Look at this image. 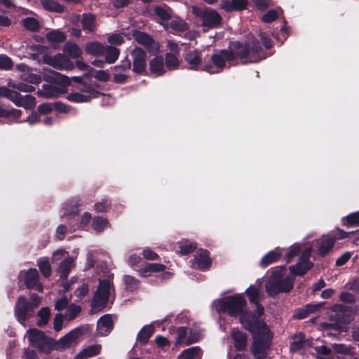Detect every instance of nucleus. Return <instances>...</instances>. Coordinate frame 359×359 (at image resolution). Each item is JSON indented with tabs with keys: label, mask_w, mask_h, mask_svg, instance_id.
<instances>
[{
	"label": "nucleus",
	"mask_w": 359,
	"mask_h": 359,
	"mask_svg": "<svg viewBox=\"0 0 359 359\" xmlns=\"http://www.w3.org/2000/svg\"><path fill=\"white\" fill-rule=\"evenodd\" d=\"M229 48L231 50L222 49L219 53L211 56L212 65H214L219 72L225 68L226 62H231L239 59L243 64L258 63L269 56L254 36L245 43L239 41H231Z\"/></svg>",
	"instance_id": "1"
},
{
	"label": "nucleus",
	"mask_w": 359,
	"mask_h": 359,
	"mask_svg": "<svg viewBox=\"0 0 359 359\" xmlns=\"http://www.w3.org/2000/svg\"><path fill=\"white\" fill-rule=\"evenodd\" d=\"M262 316L244 310L239 316L242 326L252 334L250 352L255 359H266L273 344V334L266 323L259 320Z\"/></svg>",
	"instance_id": "2"
},
{
	"label": "nucleus",
	"mask_w": 359,
	"mask_h": 359,
	"mask_svg": "<svg viewBox=\"0 0 359 359\" xmlns=\"http://www.w3.org/2000/svg\"><path fill=\"white\" fill-rule=\"evenodd\" d=\"M294 286V280L290 276L283 277L280 271H273L265 284V290L271 297H276L279 293H288Z\"/></svg>",
	"instance_id": "3"
},
{
	"label": "nucleus",
	"mask_w": 359,
	"mask_h": 359,
	"mask_svg": "<svg viewBox=\"0 0 359 359\" xmlns=\"http://www.w3.org/2000/svg\"><path fill=\"white\" fill-rule=\"evenodd\" d=\"M29 344L40 353L49 354L55 350V340L36 328L27 331Z\"/></svg>",
	"instance_id": "4"
},
{
	"label": "nucleus",
	"mask_w": 359,
	"mask_h": 359,
	"mask_svg": "<svg viewBox=\"0 0 359 359\" xmlns=\"http://www.w3.org/2000/svg\"><path fill=\"white\" fill-rule=\"evenodd\" d=\"M247 302L241 294H236L224 298L219 305V311L231 317H238L244 311Z\"/></svg>",
	"instance_id": "5"
},
{
	"label": "nucleus",
	"mask_w": 359,
	"mask_h": 359,
	"mask_svg": "<svg viewBox=\"0 0 359 359\" xmlns=\"http://www.w3.org/2000/svg\"><path fill=\"white\" fill-rule=\"evenodd\" d=\"M193 13L202 21V26L208 29L217 28L222 23L221 15L213 9L208 7L193 6Z\"/></svg>",
	"instance_id": "6"
},
{
	"label": "nucleus",
	"mask_w": 359,
	"mask_h": 359,
	"mask_svg": "<svg viewBox=\"0 0 359 359\" xmlns=\"http://www.w3.org/2000/svg\"><path fill=\"white\" fill-rule=\"evenodd\" d=\"M88 325L77 327L62 337L58 341L55 340V350L62 351L76 345L78 340L88 331Z\"/></svg>",
	"instance_id": "7"
},
{
	"label": "nucleus",
	"mask_w": 359,
	"mask_h": 359,
	"mask_svg": "<svg viewBox=\"0 0 359 359\" xmlns=\"http://www.w3.org/2000/svg\"><path fill=\"white\" fill-rule=\"evenodd\" d=\"M184 60L189 65V69L194 71H205L209 74H215L217 72L213 70V65L210 62L202 66L201 53L197 50L189 51L184 55Z\"/></svg>",
	"instance_id": "8"
},
{
	"label": "nucleus",
	"mask_w": 359,
	"mask_h": 359,
	"mask_svg": "<svg viewBox=\"0 0 359 359\" xmlns=\"http://www.w3.org/2000/svg\"><path fill=\"white\" fill-rule=\"evenodd\" d=\"M132 71L137 74H144L147 69V53L140 47H135L130 51Z\"/></svg>",
	"instance_id": "9"
},
{
	"label": "nucleus",
	"mask_w": 359,
	"mask_h": 359,
	"mask_svg": "<svg viewBox=\"0 0 359 359\" xmlns=\"http://www.w3.org/2000/svg\"><path fill=\"white\" fill-rule=\"evenodd\" d=\"M33 311V306L26 297L20 296L18 298L15 306V315L19 323H25L30 318Z\"/></svg>",
	"instance_id": "10"
},
{
	"label": "nucleus",
	"mask_w": 359,
	"mask_h": 359,
	"mask_svg": "<svg viewBox=\"0 0 359 359\" xmlns=\"http://www.w3.org/2000/svg\"><path fill=\"white\" fill-rule=\"evenodd\" d=\"M310 252L304 251L299 256L298 262L294 265L290 266V273L292 276H304L313 266V264L310 261Z\"/></svg>",
	"instance_id": "11"
},
{
	"label": "nucleus",
	"mask_w": 359,
	"mask_h": 359,
	"mask_svg": "<svg viewBox=\"0 0 359 359\" xmlns=\"http://www.w3.org/2000/svg\"><path fill=\"white\" fill-rule=\"evenodd\" d=\"M133 39L140 45L143 46L148 52L156 54L159 50L158 44L155 43L154 39L147 33L134 30L133 32Z\"/></svg>",
	"instance_id": "12"
},
{
	"label": "nucleus",
	"mask_w": 359,
	"mask_h": 359,
	"mask_svg": "<svg viewBox=\"0 0 359 359\" xmlns=\"http://www.w3.org/2000/svg\"><path fill=\"white\" fill-rule=\"evenodd\" d=\"M39 273L36 269H28L24 276V283L27 289H35L39 292H43V287L39 282Z\"/></svg>",
	"instance_id": "13"
},
{
	"label": "nucleus",
	"mask_w": 359,
	"mask_h": 359,
	"mask_svg": "<svg viewBox=\"0 0 359 359\" xmlns=\"http://www.w3.org/2000/svg\"><path fill=\"white\" fill-rule=\"evenodd\" d=\"M194 264H196V268L201 271L208 270L212 266L210 252L205 249H199L197 250L194 256Z\"/></svg>",
	"instance_id": "14"
},
{
	"label": "nucleus",
	"mask_w": 359,
	"mask_h": 359,
	"mask_svg": "<svg viewBox=\"0 0 359 359\" xmlns=\"http://www.w3.org/2000/svg\"><path fill=\"white\" fill-rule=\"evenodd\" d=\"M322 307L321 304H307L302 308L297 309L292 316L294 320H302L306 318L311 313L318 312Z\"/></svg>",
	"instance_id": "15"
},
{
	"label": "nucleus",
	"mask_w": 359,
	"mask_h": 359,
	"mask_svg": "<svg viewBox=\"0 0 359 359\" xmlns=\"http://www.w3.org/2000/svg\"><path fill=\"white\" fill-rule=\"evenodd\" d=\"M248 6V0H222L220 8L227 13L233 11H242L247 9Z\"/></svg>",
	"instance_id": "16"
},
{
	"label": "nucleus",
	"mask_w": 359,
	"mask_h": 359,
	"mask_svg": "<svg viewBox=\"0 0 359 359\" xmlns=\"http://www.w3.org/2000/svg\"><path fill=\"white\" fill-rule=\"evenodd\" d=\"M114 327V322L111 315L105 314L100 317L97 323L98 334L106 336L109 334Z\"/></svg>",
	"instance_id": "17"
},
{
	"label": "nucleus",
	"mask_w": 359,
	"mask_h": 359,
	"mask_svg": "<svg viewBox=\"0 0 359 359\" xmlns=\"http://www.w3.org/2000/svg\"><path fill=\"white\" fill-rule=\"evenodd\" d=\"M231 337L233 341L234 348L238 351H243L247 348L248 336L239 330L233 329Z\"/></svg>",
	"instance_id": "18"
},
{
	"label": "nucleus",
	"mask_w": 359,
	"mask_h": 359,
	"mask_svg": "<svg viewBox=\"0 0 359 359\" xmlns=\"http://www.w3.org/2000/svg\"><path fill=\"white\" fill-rule=\"evenodd\" d=\"M245 293L249 298V301L251 304H253L256 306V312L259 316H263L264 313V309L262 305L259 303V292L258 289L251 285L246 290Z\"/></svg>",
	"instance_id": "19"
},
{
	"label": "nucleus",
	"mask_w": 359,
	"mask_h": 359,
	"mask_svg": "<svg viewBox=\"0 0 359 359\" xmlns=\"http://www.w3.org/2000/svg\"><path fill=\"white\" fill-rule=\"evenodd\" d=\"M149 65L151 73L156 76H163L165 73L163 57L161 55H157L152 58L149 61Z\"/></svg>",
	"instance_id": "20"
},
{
	"label": "nucleus",
	"mask_w": 359,
	"mask_h": 359,
	"mask_svg": "<svg viewBox=\"0 0 359 359\" xmlns=\"http://www.w3.org/2000/svg\"><path fill=\"white\" fill-rule=\"evenodd\" d=\"M282 257V252L279 248L269 251L266 254L260 261V266L262 268H266L270 264L278 262Z\"/></svg>",
	"instance_id": "21"
},
{
	"label": "nucleus",
	"mask_w": 359,
	"mask_h": 359,
	"mask_svg": "<svg viewBox=\"0 0 359 359\" xmlns=\"http://www.w3.org/2000/svg\"><path fill=\"white\" fill-rule=\"evenodd\" d=\"M81 23L83 29L88 33L94 32L96 29V18L91 13H83Z\"/></svg>",
	"instance_id": "22"
},
{
	"label": "nucleus",
	"mask_w": 359,
	"mask_h": 359,
	"mask_svg": "<svg viewBox=\"0 0 359 359\" xmlns=\"http://www.w3.org/2000/svg\"><path fill=\"white\" fill-rule=\"evenodd\" d=\"M13 103L18 107H23L27 109H32L36 104L35 97L31 95H26L22 97L17 92L16 99L13 100Z\"/></svg>",
	"instance_id": "23"
},
{
	"label": "nucleus",
	"mask_w": 359,
	"mask_h": 359,
	"mask_svg": "<svg viewBox=\"0 0 359 359\" xmlns=\"http://www.w3.org/2000/svg\"><path fill=\"white\" fill-rule=\"evenodd\" d=\"M109 301V297L103 296L98 292H95L91 303V307L95 312L102 311L106 307Z\"/></svg>",
	"instance_id": "24"
},
{
	"label": "nucleus",
	"mask_w": 359,
	"mask_h": 359,
	"mask_svg": "<svg viewBox=\"0 0 359 359\" xmlns=\"http://www.w3.org/2000/svg\"><path fill=\"white\" fill-rule=\"evenodd\" d=\"M336 241V237H328L322 240L318 250V255L321 257L326 256L333 248Z\"/></svg>",
	"instance_id": "25"
},
{
	"label": "nucleus",
	"mask_w": 359,
	"mask_h": 359,
	"mask_svg": "<svg viewBox=\"0 0 359 359\" xmlns=\"http://www.w3.org/2000/svg\"><path fill=\"white\" fill-rule=\"evenodd\" d=\"M22 111L17 109H8L0 105V123L1 118L6 119L8 122L18 119L21 116Z\"/></svg>",
	"instance_id": "26"
},
{
	"label": "nucleus",
	"mask_w": 359,
	"mask_h": 359,
	"mask_svg": "<svg viewBox=\"0 0 359 359\" xmlns=\"http://www.w3.org/2000/svg\"><path fill=\"white\" fill-rule=\"evenodd\" d=\"M166 266L158 263H148L140 270V274L143 277L150 276L151 272L164 271Z\"/></svg>",
	"instance_id": "27"
},
{
	"label": "nucleus",
	"mask_w": 359,
	"mask_h": 359,
	"mask_svg": "<svg viewBox=\"0 0 359 359\" xmlns=\"http://www.w3.org/2000/svg\"><path fill=\"white\" fill-rule=\"evenodd\" d=\"M154 332V327L152 325L144 326L137 336V341L141 345H145L148 343L149 339Z\"/></svg>",
	"instance_id": "28"
},
{
	"label": "nucleus",
	"mask_w": 359,
	"mask_h": 359,
	"mask_svg": "<svg viewBox=\"0 0 359 359\" xmlns=\"http://www.w3.org/2000/svg\"><path fill=\"white\" fill-rule=\"evenodd\" d=\"M85 50L90 55L100 56L104 54L105 48L101 43L91 41L86 45Z\"/></svg>",
	"instance_id": "29"
},
{
	"label": "nucleus",
	"mask_w": 359,
	"mask_h": 359,
	"mask_svg": "<svg viewBox=\"0 0 359 359\" xmlns=\"http://www.w3.org/2000/svg\"><path fill=\"white\" fill-rule=\"evenodd\" d=\"M43 8L50 12L63 13L65 6L55 0H41Z\"/></svg>",
	"instance_id": "30"
},
{
	"label": "nucleus",
	"mask_w": 359,
	"mask_h": 359,
	"mask_svg": "<svg viewBox=\"0 0 359 359\" xmlns=\"http://www.w3.org/2000/svg\"><path fill=\"white\" fill-rule=\"evenodd\" d=\"M63 50L68 56L74 59L80 57L82 54L81 49L74 43H66L64 46Z\"/></svg>",
	"instance_id": "31"
},
{
	"label": "nucleus",
	"mask_w": 359,
	"mask_h": 359,
	"mask_svg": "<svg viewBox=\"0 0 359 359\" xmlns=\"http://www.w3.org/2000/svg\"><path fill=\"white\" fill-rule=\"evenodd\" d=\"M46 38L50 43H60L66 40L67 36L64 32L58 29H54L48 32L46 34Z\"/></svg>",
	"instance_id": "32"
},
{
	"label": "nucleus",
	"mask_w": 359,
	"mask_h": 359,
	"mask_svg": "<svg viewBox=\"0 0 359 359\" xmlns=\"http://www.w3.org/2000/svg\"><path fill=\"white\" fill-rule=\"evenodd\" d=\"M294 341L290 343V351L296 352L304 348L305 344V334L302 332L298 333L293 337Z\"/></svg>",
	"instance_id": "33"
},
{
	"label": "nucleus",
	"mask_w": 359,
	"mask_h": 359,
	"mask_svg": "<svg viewBox=\"0 0 359 359\" xmlns=\"http://www.w3.org/2000/svg\"><path fill=\"white\" fill-rule=\"evenodd\" d=\"M105 62L108 64L114 63L120 55V50L118 48L114 46H108L105 49Z\"/></svg>",
	"instance_id": "34"
},
{
	"label": "nucleus",
	"mask_w": 359,
	"mask_h": 359,
	"mask_svg": "<svg viewBox=\"0 0 359 359\" xmlns=\"http://www.w3.org/2000/svg\"><path fill=\"white\" fill-rule=\"evenodd\" d=\"M72 264V259L69 258L65 259L61 262L59 266V271L60 273V278L62 280H65L67 278L69 273L70 272Z\"/></svg>",
	"instance_id": "35"
},
{
	"label": "nucleus",
	"mask_w": 359,
	"mask_h": 359,
	"mask_svg": "<svg viewBox=\"0 0 359 359\" xmlns=\"http://www.w3.org/2000/svg\"><path fill=\"white\" fill-rule=\"evenodd\" d=\"M165 65L166 67L170 70L178 69L180 62L177 55L172 53H165Z\"/></svg>",
	"instance_id": "36"
},
{
	"label": "nucleus",
	"mask_w": 359,
	"mask_h": 359,
	"mask_svg": "<svg viewBox=\"0 0 359 359\" xmlns=\"http://www.w3.org/2000/svg\"><path fill=\"white\" fill-rule=\"evenodd\" d=\"M37 316L39 317V320L37 321L36 325L39 327H43L46 326L49 320L50 316V311L48 307H43L41 308Z\"/></svg>",
	"instance_id": "37"
},
{
	"label": "nucleus",
	"mask_w": 359,
	"mask_h": 359,
	"mask_svg": "<svg viewBox=\"0 0 359 359\" xmlns=\"http://www.w3.org/2000/svg\"><path fill=\"white\" fill-rule=\"evenodd\" d=\"M79 90L81 92L87 93L88 95H86L87 97H90V101L93 98L99 97V96L102 94L100 91L95 89L92 85L87 83L86 82H83L80 84Z\"/></svg>",
	"instance_id": "38"
},
{
	"label": "nucleus",
	"mask_w": 359,
	"mask_h": 359,
	"mask_svg": "<svg viewBox=\"0 0 359 359\" xmlns=\"http://www.w3.org/2000/svg\"><path fill=\"white\" fill-rule=\"evenodd\" d=\"M100 349L101 347L99 345H91L81 351L78 356L83 358H91L100 354Z\"/></svg>",
	"instance_id": "39"
},
{
	"label": "nucleus",
	"mask_w": 359,
	"mask_h": 359,
	"mask_svg": "<svg viewBox=\"0 0 359 359\" xmlns=\"http://www.w3.org/2000/svg\"><path fill=\"white\" fill-rule=\"evenodd\" d=\"M342 224L348 228L359 226V211L343 217Z\"/></svg>",
	"instance_id": "40"
},
{
	"label": "nucleus",
	"mask_w": 359,
	"mask_h": 359,
	"mask_svg": "<svg viewBox=\"0 0 359 359\" xmlns=\"http://www.w3.org/2000/svg\"><path fill=\"white\" fill-rule=\"evenodd\" d=\"M201 352L199 346L191 347L183 351L178 357V359H194Z\"/></svg>",
	"instance_id": "41"
},
{
	"label": "nucleus",
	"mask_w": 359,
	"mask_h": 359,
	"mask_svg": "<svg viewBox=\"0 0 359 359\" xmlns=\"http://www.w3.org/2000/svg\"><path fill=\"white\" fill-rule=\"evenodd\" d=\"M111 287L114 289V287L111 285L109 280H100L99 285L96 292L103 294V296H105V297H107L109 298Z\"/></svg>",
	"instance_id": "42"
},
{
	"label": "nucleus",
	"mask_w": 359,
	"mask_h": 359,
	"mask_svg": "<svg viewBox=\"0 0 359 359\" xmlns=\"http://www.w3.org/2000/svg\"><path fill=\"white\" fill-rule=\"evenodd\" d=\"M66 98L67 100L75 103H83L90 102V97L80 93H69Z\"/></svg>",
	"instance_id": "43"
},
{
	"label": "nucleus",
	"mask_w": 359,
	"mask_h": 359,
	"mask_svg": "<svg viewBox=\"0 0 359 359\" xmlns=\"http://www.w3.org/2000/svg\"><path fill=\"white\" fill-rule=\"evenodd\" d=\"M123 280L128 290L133 292L139 287L140 281L136 278L132 276L125 275Z\"/></svg>",
	"instance_id": "44"
},
{
	"label": "nucleus",
	"mask_w": 359,
	"mask_h": 359,
	"mask_svg": "<svg viewBox=\"0 0 359 359\" xmlns=\"http://www.w3.org/2000/svg\"><path fill=\"white\" fill-rule=\"evenodd\" d=\"M108 220L101 217L96 216L93 219L92 226L96 232H101L107 226Z\"/></svg>",
	"instance_id": "45"
},
{
	"label": "nucleus",
	"mask_w": 359,
	"mask_h": 359,
	"mask_svg": "<svg viewBox=\"0 0 359 359\" xmlns=\"http://www.w3.org/2000/svg\"><path fill=\"white\" fill-rule=\"evenodd\" d=\"M180 252L182 255H187L196 250L197 245L195 243L182 242L180 243Z\"/></svg>",
	"instance_id": "46"
},
{
	"label": "nucleus",
	"mask_w": 359,
	"mask_h": 359,
	"mask_svg": "<svg viewBox=\"0 0 359 359\" xmlns=\"http://www.w3.org/2000/svg\"><path fill=\"white\" fill-rule=\"evenodd\" d=\"M59 61H62L64 64V67L66 69L72 70L74 68V63L69 59L65 57L61 54H57L54 57V58L53 59V63L51 65L54 67H56V65Z\"/></svg>",
	"instance_id": "47"
},
{
	"label": "nucleus",
	"mask_w": 359,
	"mask_h": 359,
	"mask_svg": "<svg viewBox=\"0 0 359 359\" xmlns=\"http://www.w3.org/2000/svg\"><path fill=\"white\" fill-rule=\"evenodd\" d=\"M23 25L27 30L31 32H36L39 29V21L31 17L26 18L23 20Z\"/></svg>",
	"instance_id": "48"
},
{
	"label": "nucleus",
	"mask_w": 359,
	"mask_h": 359,
	"mask_svg": "<svg viewBox=\"0 0 359 359\" xmlns=\"http://www.w3.org/2000/svg\"><path fill=\"white\" fill-rule=\"evenodd\" d=\"M81 306L72 304L67 309L65 313V317L67 320H72L81 313Z\"/></svg>",
	"instance_id": "49"
},
{
	"label": "nucleus",
	"mask_w": 359,
	"mask_h": 359,
	"mask_svg": "<svg viewBox=\"0 0 359 359\" xmlns=\"http://www.w3.org/2000/svg\"><path fill=\"white\" fill-rule=\"evenodd\" d=\"M53 74L54 76V81L55 83L67 87L71 85V79L65 75H63L57 72H53Z\"/></svg>",
	"instance_id": "50"
},
{
	"label": "nucleus",
	"mask_w": 359,
	"mask_h": 359,
	"mask_svg": "<svg viewBox=\"0 0 359 359\" xmlns=\"http://www.w3.org/2000/svg\"><path fill=\"white\" fill-rule=\"evenodd\" d=\"M344 322L342 319L338 318L334 323H323V327L325 330H334L337 331H341L344 328Z\"/></svg>",
	"instance_id": "51"
},
{
	"label": "nucleus",
	"mask_w": 359,
	"mask_h": 359,
	"mask_svg": "<svg viewBox=\"0 0 359 359\" xmlns=\"http://www.w3.org/2000/svg\"><path fill=\"white\" fill-rule=\"evenodd\" d=\"M258 36L259 37L260 41L258 39H257L259 41L262 48V44L266 50L271 49L273 47V42L269 35H267L264 32H261L258 34Z\"/></svg>",
	"instance_id": "52"
},
{
	"label": "nucleus",
	"mask_w": 359,
	"mask_h": 359,
	"mask_svg": "<svg viewBox=\"0 0 359 359\" xmlns=\"http://www.w3.org/2000/svg\"><path fill=\"white\" fill-rule=\"evenodd\" d=\"M39 270L45 278H48L51 274V266L49 261L43 260L38 262Z\"/></svg>",
	"instance_id": "53"
},
{
	"label": "nucleus",
	"mask_w": 359,
	"mask_h": 359,
	"mask_svg": "<svg viewBox=\"0 0 359 359\" xmlns=\"http://www.w3.org/2000/svg\"><path fill=\"white\" fill-rule=\"evenodd\" d=\"M13 67V62L11 57L6 55H0V69L10 70Z\"/></svg>",
	"instance_id": "54"
},
{
	"label": "nucleus",
	"mask_w": 359,
	"mask_h": 359,
	"mask_svg": "<svg viewBox=\"0 0 359 359\" xmlns=\"http://www.w3.org/2000/svg\"><path fill=\"white\" fill-rule=\"evenodd\" d=\"M132 67V62L131 60L128 58V57H126L124 60H122L120 62V64L114 66L113 69L115 71L119 72H126L130 70Z\"/></svg>",
	"instance_id": "55"
},
{
	"label": "nucleus",
	"mask_w": 359,
	"mask_h": 359,
	"mask_svg": "<svg viewBox=\"0 0 359 359\" xmlns=\"http://www.w3.org/2000/svg\"><path fill=\"white\" fill-rule=\"evenodd\" d=\"M17 91L13 90L6 86H0V97H6L11 100L16 99Z\"/></svg>",
	"instance_id": "56"
},
{
	"label": "nucleus",
	"mask_w": 359,
	"mask_h": 359,
	"mask_svg": "<svg viewBox=\"0 0 359 359\" xmlns=\"http://www.w3.org/2000/svg\"><path fill=\"white\" fill-rule=\"evenodd\" d=\"M91 219V215L90 213L86 212L82 217L79 219V223H77L75 225H73V231H75L78 229H81L85 227L86 225H88Z\"/></svg>",
	"instance_id": "57"
},
{
	"label": "nucleus",
	"mask_w": 359,
	"mask_h": 359,
	"mask_svg": "<svg viewBox=\"0 0 359 359\" xmlns=\"http://www.w3.org/2000/svg\"><path fill=\"white\" fill-rule=\"evenodd\" d=\"M278 18V12L276 9L268 11L262 17V21L265 23H270L275 21Z\"/></svg>",
	"instance_id": "58"
},
{
	"label": "nucleus",
	"mask_w": 359,
	"mask_h": 359,
	"mask_svg": "<svg viewBox=\"0 0 359 359\" xmlns=\"http://www.w3.org/2000/svg\"><path fill=\"white\" fill-rule=\"evenodd\" d=\"M68 219L69 225L70 226V228L73 230V225L76 224L77 223H79V217L78 215L77 211H72L68 212L67 210L64 214Z\"/></svg>",
	"instance_id": "59"
},
{
	"label": "nucleus",
	"mask_w": 359,
	"mask_h": 359,
	"mask_svg": "<svg viewBox=\"0 0 359 359\" xmlns=\"http://www.w3.org/2000/svg\"><path fill=\"white\" fill-rule=\"evenodd\" d=\"M95 209L98 212H107L111 208V203L108 200H102L94 205Z\"/></svg>",
	"instance_id": "60"
},
{
	"label": "nucleus",
	"mask_w": 359,
	"mask_h": 359,
	"mask_svg": "<svg viewBox=\"0 0 359 359\" xmlns=\"http://www.w3.org/2000/svg\"><path fill=\"white\" fill-rule=\"evenodd\" d=\"M332 348L335 353L341 354H350L352 349L351 346H346L343 344H334Z\"/></svg>",
	"instance_id": "61"
},
{
	"label": "nucleus",
	"mask_w": 359,
	"mask_h": 359,
	"mask_svg": "<svg viewBox=\"0 0 359 359\" xmlns=\"http://www.w3.org/2000/svg\"><path fill=\"white\" fill-rule=\"evenodd\" d=\"M107 41L110 44L120 46L124 43L125 39L121 34H113L108 37Z\"/></svg>",
	"instance_id": "62"
},
{
	"label": "nucleus",
	"mask_w": 359,
	"mask_h": 359,
	"mask_svg": "<svg viewBox=\"0 0 359 359\" xmlns=\"http://www.w3.org/2000/svg\"><path fill=\"white\" fill-rule=\"evenodd\" d=\"M339 300L344 303L353 304L356 302V297L351 292H342L339 295Z\"/></svg>",
	"instance_id": "63"
},
{
	"label": "nucleus",
	"mask_w": 359,
	"mask_h": 359,
	"mask_svg": "<svg viewBox=\"0 0 359 359\" xmlns=\"http://www.w3.org/2000/svg\"><path fill=\"white\" fill-rule=\"evenodd\" d=\"M155 14L162 20L168 21L170 19V15L168 11L160 6H156L154 8Z\"/></svg>",
	"instance_id": "64"
}]
</instances>
